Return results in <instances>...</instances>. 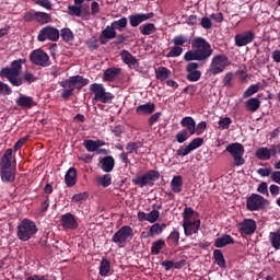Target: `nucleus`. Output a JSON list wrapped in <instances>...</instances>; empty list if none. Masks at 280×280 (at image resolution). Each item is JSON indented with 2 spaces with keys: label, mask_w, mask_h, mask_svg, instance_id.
I'll use <instances>...</instances> for the list:
<instances>
[{
  "label": "nucleus",
  "mask_w": 280,
  "mask_h": 280,
  "mask_svg": "<svg viewBox=\"0 0 280 280\" xmlns=\"http://www.w3.org/2000/svg\"><path fill=\"white\" fill-rule=\"evenodd\" d=\"M23 65H25V59H16L11 61L10 67H4L0 70V78H5V80H8L12 86H23V82L33 84V82L38 80V78H36L34 73L30 71H25L23 77H21Z\"/></svg>",
  "instance_id": "f257e3e1"
},
{
  "label": "nucleus",
  "mask_w": 280,
  "mask_h": 280,
  "mask_svg": "<svg viewBox=\"0 0 280 280\" xmlns=\"http://www.w3.org/2000/svg\"><path fill=\"white\" fill-rule=\"evenodd\" d=\"M191 49L185 52L184 60L186 62H191L197 60V62H207L210 56H213V48L211 44L205 39V37H196L191 40Z\"/></svg>",
  "instance_id": "f03ea898"
},
{
  "label": "nucleus",
  "mask_w": 280,
  "mask_h": 280,
  "mask_svg": "<svg viewBox=\"0 0 280 280\" xmlns=\"http://www.w3.org/2000/svg\"><path fill=\"white\" fill-rule=\"evenodd\" d=\"M89 82H91V80L80 74L72 75L69 79L59 82V85L63 89L61 92L62 100H69V97L73 96L75 89L80 91L84 89V86H88Z\"/></svg>",
  "instance_id": "7ed1b4c3"
},
{
  "label": "nucleus",
  "mask_w": 280,
  "mask_h": 280,
  "mask_svg": "<svg viewBox=\"0 0 280 280\" xmlns=\"http://www.w3.org/2000/svg\"><path fill=\"white\" fill-rule=\"evenodd\" d=\"M38 233V225L31 219H23L16 228V236L21 242H30Z\"/></svg>",
  "instance_id": "20e7f679"
},
{
  "label": "nucleus",
  "mask_w": 280,
  "mask_h": 280,
  "mask_svg": "<svg viewBox=\"0 0 280 280\" xmlns=\"http://www.w3.org/2000/svg\"><path fill=\"white\" fill-rule=\"evenodd\" d=\"M161 178V173L156 170H149L147 173L142 175H137L131 179L132 185H137L138 187H154V183Z\"/></svg>",
  "instance_id": "39448f33"
},
{
  "label": "nucleus",
  "mask_w": 280,
  "mask_h": 280,
  "mask_svg": "<svg viewBox=\"0 0 280 280\" xmlns=\"http://www.w3.org/2000/svg\"><path fill=\"white\" fill-rule=\"evenodd\" d=\"M91 93L94 94L93 102H101L102 104H110L115 100V94L106 92V88L102 83H92L90 85Z\"/></svg>",
  "instance_id": "423d86ee"
},
{
  "label": "nucleus",
  "mask_w": 280,
  "mask_h": 280,
  "mask_svg": "<svg viewBox=\"0 0 280 280\" xmlns=\"http://www.w3.org/2000/svg\"><path fill=\"white\" fill-rule=\"evenodd\" d=\"M225 152H228L232 156L234 161L233 167H242V165L246 163V160L244 159V152H246V150H244V145H242V143H230L225 148Z\"/></svg>",
  "instance_id": "0eeeda50"
},
{
  "label": "nucleus",
  "mask_w": 280,
  "mask_h": 280,
  "mask_svg": "<svg viewBox=\"0 0 280 280\" xmlns=\"http://www.w3.org/2000/svg\"><path fill=\"white\" fill-rule=\"evenodd\" d=\"M270 207V200L264 198L259 194H252L246 198V209L247 211H264Z\"/></svg>",
  "instance_id": "6e6552de"
},
{
  "label": "nucleus",
  "mask_w": 280,
  "mask_h": 280,
  "mask_svg": "<svg viewBox=\"0 0 280 280\" xmlns=\"http://www.w3.org/2000/svg\"><path fill=\"white\" fill-rule=\"evenodd\" d=\"M229 67V57L224 54L215 55L210 62L208 73L211 75H220Z\"/></svg>",
  "instance_id": "1a4fd4ad"
},
{
  "label": "nucleus",
  "mask_w": 280,
  "mask_h": 280,
  "mask_svg": "<svg viewBox=\"0 0 280 280\" xmlns=\"http://www.w3.org/2000/svg\"><path fill=\"white\" fill-rule=\"evenodd\" d=\"M135 237V231L130 225L121 226L112 237V242L117 244V246H121L126 244L128 240H132Z\"/></svg>",
  "instance_id": "9d476101"
},
{
  "label": "nucleus",
  "mask_w": 280,
  "mask_h": 280,
  "mask_svg": "<svg viewBox=\"0 0 280 280\" xmlns=\"http://www.w3.org/2000/svg\"><path fill=\"white\" fill-rule=\"evenodd\" d=\"M30 61L36 67H51V59L43 49L33 50L30 55Z\"/></svg>",
  "instance_id": "9b49d317"
},
{
  "label": "nucleus",
  "mask_w": 280,
  "mask_h": 280,
  "mask_svg": "<svg viewBox=\"0 0 280 280\" xmlns=\"http://www.w3.org/2000/svg\"><path fill=\"white\" fill-rule=\"evenodd\" d=\"M39 43H45V40H51L52 43H58L60 40V31L54 26L43 27L37 36Z\"/></svg>",
  "instance_id": "f8f14e48"
},
{
  "label": "nucleus",
  "mask_w": 280,
  "mask_h": 280,
  "mask_svg": "<svg viewBox=\"0 0 280 280\" xmlns=\"http://www.w3.org/2000/svg\"><path fill=\"white\" fill-rule=\"evenodd\" d=\"M237 230L241 235H253L257 231V221L254 219H244L237 224Z\"/></svg>",
  "instance_id": "ddd939ff"
},
{
  "label": "nucleus",
  "mask_w": 280,
  "mask_h": 280,
  "mask_svg": "<svg viewBox=\"0 0 280 280\" xmlns=\"http://www.w3.org/2000/svg\"><path fill=\"white\" fill-rule=\"evenodd\" d=\"M253 40H255V32L253 31H245L234 36L236 47H246V45H250Z\"/></svg>",
  "instance_id": "4468645a"
},
{
  "label": "nucleus",
  "mask_w": 280,
  "mask_h": 280,
  "mask_svg": "<svg viewBox=\"0 0 280 280\" xmlns=\"http://www.w3.org/2000/svg\"><path fill=\"white\" fill-rule=\"evenodd\" d=\"M198 63L197 62H188L186 66L187 75L186 79L188 82H198L200 78H202V72L198 70Z\"/></svg>",
  "instance_id": "2eb2a0df"
},
{
  "label": "nucleus",
  "mask_w": 280,
  "mask_h": 280,
  "mask_svg": "<svg viewBox=\"0 0 280 280\" xmlns=\"http://www.w3.org/2000/svg\"><path fill=\"white\" fill-rule=\"evenodd\" d=\"M61 226H62V229H66L69 231H75V229H78V226H79L75 215H73L71 212H67L66 214H62L61 215Z\"/></svg>",
  "instance_id": "dca6fc26"
},
{
  "label": "nucleus",
  "mask_w": 280,
  "mask_h": 280,
  "mask_svg": "<svg viewBox=\"0 0 280 280\" xmlns=\"http://www.w3.org/2000/svg\"><path fill=\"white\" fill-rule=\"evenodd\" d=\"M200 224H201L200 219H197L195 221H184L183 229H184V234L186 235V237L196 235V233H198V231H200Z\"/></svg>",
  "instance_id": "f3484780"
},
{
  "label": "nucleus",
  "mask_w": 280,
  "mask_h": 280,
  "mask_svg": "<svg viewBox=\"0 0 280 280\" xmlns=\"http://www.w3.org/2000/svg\"><path fill=\"white\" fill-rule=\"evenodd\" d=\"M154 14L150 13H136L129 16V23L131 27H139V24L143 23V21H149V19H153Z\"/></svg>",
  "instance_id": "a211bd4d"
},
{
  "label": "nucleus",
  "mask_w": 280,
  "mask_h": 280,
  "mask_svg": "<svg viewBox=\"0 0 280 280\" xmlns=\"http://www.w3.org/2000/svg\"><path fill=\"white\" fill-rule=\"evenodd\" d=\"M98 167L106 174H110L115 170V158L107 155L98 161Z\"/></svg>",
  "instance_id": "6ab92c4d"
},
{
  "label": "nucleus",
  "mask_w": 280,
  "mask_h": 280,
  "mask_svg": "<svg viewBox=\"0 0 280 280\" xmlns=\"http://www.w3.org/2000/svg\"><path fill=\"white\" fill-rule=\"evenodd\" d=\"M113 38H117V31H115L110 24L102 31L100 35V43L101 45H106V43H108V40H113Z\"/></svg>",
  "instance_id": "aec40b11"
},
{
  "label": "nucleus",
  "mask_w": 280,
  "mask_h": 280,
  "mask_svg": "<svg viewBox=\"0 0 280 280\" xmlns=\"http://www.w3.org/2000/svg\"><path fill=\"white\" fill-rule=\"evenodd\" d=\"M83 145L88 152H96L98 148L106 145V142L100 139L97 140L88 139L83 141Z\"/></svg>",
  "instance_id": "412c9836"
},
{
  "label": "nucleus",
  "mask_w": 280,
  "mask_h": 280,
  "mask_svg": "<svg viewBox=\"0 0 280 280\" xmlns=\"http://www.w3.org/2000/svg\"><path fill=\"white\" fill-rule=\"evenodd\" d=\"M65 183L67 187H75L78 183V170L75 167H70L65 175Z\"/></svg>",
  "instance_id": "4be33fe9"
},
{
  "label": "nucleus",
  "mask_w": 280,
  "mask_h": 280,
  "mask_svg": "<svg viewBox=\"0 0 280 280\" xmlns=\"http://www.w3.org/2000/svg\"><path fill=\"white\" fill-rule=\"evenodd\" d=\"M16 104L21 108H32L33 106H36V102H34V98L25 94H20L16 100Z\"/></svg>",
  "instance_id": "5701e85b"
},
{
  "label": "nucleus",
  "mask_w": 280,
  "mask_h": 280,
  "mask_svg": "<svg viewBox=\"0 0 280 280\" xmlns=\"http://www.w3.org/2000/svg\"><path fill=\"white\" fill-rule=\"evenodd\" d=\"M182 128H186L189 135H196V120L194 117L186 116L180 120Z\"/></svg>",
  "instance_id": "b1692460"
},
{
  "label": "nucleus",
  "mask_w": 280,
  "mask_h": 280,
  "mask_svg": "<svg viewBox=\"0 0 280 280\" xmlns=\"http://www.w3.org/2000/svg\"><path fill=\"white\" fill-rule=\"evenodd\" d=\"M229 244H235V240L230 234H223L221 237L214 240L215 248H224V246H229Z\"/></svg>",
  "instance_id": "393cba45"
},
{
  "label": "nucleus",
  "mask_w": 280,
  "mask_h": 280,
  "mask_svg": "<svg viewBox=\"0 0 280 280\" xmlns=\"http://www.w3.org/2000/svg\"><path fill=\"white\" fill-rule=\"evenodd\" d=\"M121 74V68H108L104 71V82H115V78Z\"/></svg>",
  "instance_id": "a878e982"
},
{
  "label": "nucleus",
  "mask_w": 280,
  "mask_h": 280,
  "mask_svg": "<svg viewBox=\"0 0 280 280\" xmlns=\"http://www.w3.org/2000/svg\"><path fill=\"white\" fill-rule=\"evenodd\" d=\"M154 110H156V105L154 103H147L143 105H139L136 108V113L137 115H152V113H154Z\"/></svg>",
  "instance_id": "bb28decb"
},
{
  "label": "nucleus",
  "mask_w": 280,
  "mask_h": 280,
  "mask_svg": "<svg viewBox=\"0 0 280 280\" xmlns=\"http://www.w3.org/2000/svg\"><path fill=\"white\" fill-rule=\"evenodd\" d=\"M120 58L122 62L125 65H128L129 67H135V65L139 62V60H137V57L132 56V54H130V51L126 49L120 51Z\"/></svg>",
  "instance_id": "cd10ccee"
},
{
  "label": "nucleus",
  "mask_w": 280,
  "mask_h": 280,
  "mask_svg": "<svg viewBox=\"0 0 280 280\" xmlns=\"http://www.w3.org/2000/svg\"><path fill=\"white\" fill-rule=\"evenodd\" d=\"M261 106V101L257 97H252L245 102V107L249 113H257Z\"/></svg>",
  "instance_id": "c85d7f7f"
},
{
  "label": "nucleus",
  "mask_w": 280,
  "mask_h": 280,
  "mask_svg": "<svg viewBox=\"0 0 280 280\" xmlns=\"http://www.w3.org/2000/svg\"><path fill=\"white\" fill-rule=\"evenodd\" d=\"M172 75V71L166 67H160L155 69V78L160 80V82H165Z\"/></svg>",
  "instance_id": "c756f323"
},
{
  "label": "nucleus",
  "mask_w": 280,
  "mask_h": 280,
  "mask_svg": "<svg viewBox=\"0 0 280 280\" xmlns=\"http://www.w3.org/2000/svg\"><path fill=\"white\" fill-rule=\"evenodd\" d=\"M171 189L174 194H180L183 191V176H174L171 182Z\"/></svg>",
  "instance_id": "7c9ffc66"
},
{
  "label": "nucleus",
  "mask_w": 280,
  "mask_h": 280,
  "mask_svg": "<svg viewBox=\"0 0 280 280\" xmlns=\"http://www.w3.org/2000/svg\"><path fill=\"white\" fill-rule=\"evenodd\" d=\"M213 259L214 264H217L219 268H226V260L224 259V254L221 252V249L213 250Z\"/></svg>",
  "instance_id": "2f4dec72"
},
{
  "label": "nucleus",
  "mask_w": 280,
  "mask_h": 280,
  "mask_svg": "<svg viewBox=\"0 0 280 280\" xmlns=\"http://www.w3.org/2000/svg\"><path fill=\"white\" fill-rule=\"evenodd\" d=\"M139 31L142 36H150L156 32V25L154 23H145L140 25Z\"/></svg>",
  "instance_id": "473e14b6"
},
{
  "label": "nucleus",
  "mask_w": 280,
  "mask_h": 280,
  "mask_svg": "<svg viewBox=\"0 0 280 280\" xmlns=\"http://www.w3.org/2000/svg\"><path fill=\"white\" fill-rule=\"evenodd\" d=\"M167 245L165 244V240L160 238L158 241H154L151 246V255H160L161 250L165 248Z\"/></svg>",
  "instance_id": "72a5a7b5"
},
{
  "label": "nucleus",
  "mask_w": 280,
  "mask_h": 280,
  "mask_svg": "<svg viewBox=\"0 0 280 280\" xmlns=\"http://www.w3.org/2000/svg\"><path fill=\"white\" fill-rule=\"evenodd\" d=\"M0 176L3 183H14L15 175L12 168L0 170Z\"/></svg>",
  "instance_id": "f704fd0d"
},
{
  "label": "nucleus",
  "mask_w": 280,
  "mask_h": 280,
  "mask_svg": "<svg viewBox=\"0 0 280 280\" xmlns=\"http://www.w3.org/2000/svg\"><path fill=\"white\" fill-rule=\"evenodd\" d=\"M172 43L177 47H185V45H189V43H191V38L189 36L182 34V35L175 36Z\"/></svg>",
  "instance_id": "c9c22d12"
},
{
  "label": "nucleus",
  "mask_w": 280,
  "mask_h": 280,
  "mask_svg": "<svg viewBox=\"0 0 280 280\" xmlns=\"http://www.w3.org/2000/svg\"><path fill=\"white\" fill-rule=\"evenodd\" d=\"M269 242L275 250H280V231L270 232Z\"/></svg>",
  "instance_id": "e433bc0d"
},
{
  "label": "nucleus",
  "mask_w": 280,
  "mask_h": 280,
  "mask_svg": "<svg viewBox=\"0 0 280 280\" xmlns=\"http://www.w3.org/2000/svg\"><path fill=\"white\" fill-rule=\"evenodd\" d=\"M110 25L116 32H124V30L128 27V19L126 16H122L121 19L112 22Z\"/></svg>",
  "instance_id": "4c0bfd02"
},
{
  "label": "nucleus",
  "mask_w": 280,
  "mask_h": 280,
  "mask_svg": "<svg viewBox=\"0 0 280 280\" xmlns=\"http://www.w3.org/2000/svg\"><path fill=\"white\" fill-rule=\"evenodd\" d=\"M35 22L36 23H40V25H45L47 23H51V15L49 13L36 11Z\"/></svg>",
  "instance_id": "58836bf2"
},
{
  "label": "nucleus",
  "mask_w": 280,
  "mask_h": 280,
  "mask_svg": "<svg viewBox=\"0 0 280 280\" xmlns=\"http://www.w3.org/2000/svg\"><path fill=\"white\" fill-rule=\"evenodd\" d=\"M163 229H167V224L163 223L162 225L159 223H154L150 226L148 237H154V235H161L163 233Z\"/></svg>",
  "instance_id": "ea45409f"
},
{
  "label": "nucleus",
  "mask_w": 280,
  "mask_h": 280,
  "mask_svg": "<svg viewBox=\"0 0 280 280\" xmlns=\"http://www.w3.org/2000/svg\"><path fill=\"white\" fill-rule=\"evenodd\" d=\"M259 89H261V83L252 84L249 88H247L243 93V100H246L248 97H253L255 93H259Z\"/></svg>",
  "instance_id": "a19ab883"
},
{
  "label": "nucleus",
  "mask_w": 280,
  "mask_h": 280,
  "mask_svg": "<svg viewBox=\"0 0 280 280\" xmlns=\"http://www.w3.org/2000/svg\"><path fill=\"white\" fill-rule=\"evenodd\" d=\"M108 272H110V260L103 258L100 264V275L101 277H108Z\"/></svg>",
  "instance_id": "79ce46f5"
},
{
  "label": "nucleus",
  "mask_w": 280,
  "mask_h": 280,
  "mask_svg": "<svg viewBox=\"0 0 280 280\" xmlns=\"http://www.w3.org/2000/svg\"><path fill=\"white\" fill-rule=\"evenodd\" d=\"M256 158H258L259 161H270V149L266 147L257 149Z\"/></svg>",
  "instance_id": "37998d69"
},
{
  "label": "nucleus",
  "mask_w": 280,
  "mask_h": 280,
  "mask_svg": "<svg viewBox=\"0 0 280 280\" xmlns=\"http://www.w3.org/2000/svg\"><path fill=\"white\" fill-rule=\"evenodd\" d=\"M143 143L141 142H129L126 144L127 153L129 154H139V148H141Z\"/></svg>",
  "instance_id": "c03bdc74"
},
{
  "label": "nucleus",
  "mask_w": 280,
  "mask_h": 280,
  "mask_svg": "<svg viewBox=\"0 0 280 280\" xmlns=\"http://www.w3.org/2000/svg\"><path fill=\"white\" fill-rule=\"evenodd\" d=\"M192 135H190L187 129H183L180 131L177 132V135L175 136V139L177 141V143H185V141H187V139H189V137H191Z\"/></svg>",
  "instance_id": "a18cd8bd"
},
{
  "label": "nucleus",
  "mask_w": 280,
  "mask_h": 280,
  "mask_svg": "<svg viewBox=\"0 0 280 280\" xmlns=\"http://www.w3.org/2000/svg\"><path fill=\"white\" fill-rule=\"evenodd\" d=\"M59 36H61L65 43H71V40H73V32L71 31V28L68 27L62 28L61 34H59Z\"/></svg>",
  "instance_id": "49530a36"
},
{
  "label": "nucleus",
  "mask_w": 280,
  "mask_h": 280,
  "mask_svg": "<svg viewBox=\"0 0 280 280\" xmlns=\"http://www.w3.org/2000/svg\"><path fill=\"white\" fill-rule=\"evenodd\" d=\"M98 183L100 185H102V187H110L113 183V177L110 176V174H105L101 178H98Z\"/></svg>",
  "instance_id": "de8ad7c7"
},
{
  "label": "nucleus",
  "mask_w": 280,
  "mask_h": 280,
  "mask_svg": "<svg viewBox=\"0 0 280 280\" xmlns=\"http://www.w3.org/2000/svg\"><path fill=\"white\" fill-rule=\"evenodd\" d=\"M183 54V47L176 46L172 47L170 52L166 55L167 58H178Z\"/></svg>",
  "instance_id": "09e8293b"
},
{
  "label": "nucleus",
  "mask_w": 280,
  "mask_h": 280,
  "mask_svg": "<svg viewBox=\"0 0 280 280\" xmlns=\"http://www.w3.org/2000/svg\"><path fill=\"white\" fill-rule=\"evenodd\" d=\"M231 124H233V120L231 119V117L221 118L219 120V128H221V130H229V128L231 127Z\"/></svg>",
  "instance_id": "8fccbe9b"
},
{
  "label": "nucleus",
  "mask_w": 280,
  "mask_h": 280,
  "mask_svg": "<svg viewBox=\"0 0 280 280\" xmlns=\"http://www.w3.org/2000/svg\"><path fill=\"white\" fill-rule=\"evenodd\" d=\"M70 16H82V5H69Z\"/></svg>",
  "instance_id": "3c124183"
},
{
  "label": "nucleus",
  "mask_w": 280,
  "mask_h": 280,
  "mask_svg": "<svg viewBox=\"0 0 280 280\" xmlns=\"http://www.w3.org/2000/svg\"><path fill=\"white\" fill-rule=\"evenodd\" d=\"M205 143V139L202 138H195L192 141L189 142L188 148L194 152V150H198Z\"/></svg>",
  "instance_id": "603ef678"
},
{
  "label": "nucleus",
  "mask_w": 280,
  "mask_h": 280,
  "mask_svg": "<svg viewBox=\"0 0 280 280\" xmlns=\"http://www.w3.org/2000/svg\"><path fill=\"white\" fill-rule=\"evenodd\" d=\"M161 212L159 210H152L151 212L147 213V222L154 224L156 220H159Z\"/></svg>",
  "instance_id": "864d4df0"
},
{
  "label": "nucleus",
  "mask_w": 280,
  "mask_h": 280,
  "mask_svg": "<svg viewBox=\"0 0 280 280\" xmlns=\"http://www.w3.org/2000/svg\"><path fill=\"white\" fill-rule=\"evenodd\" d=\"M194 213H196V211H194L191 208L189 207H186L184 209V212H183V219H184V222H190L191 221V218H194Z\"/></svg>",
  "instance_id": "5fc2aeb1"
},
{
  "label": "nucleus",
  "mask_w": 280,
  "mask_h": 280,
  "mask_svg": "<svg viewBox=\"0 0 280 280\" xmlns=\"http://www.w3.org/2000/svg\"><path fill=\"white\" fill-rule=\"evenodd\" d=\"M0 95H12V88L2 81H0Z\"/></svg>",
  "instance_id": "6e6d98bb"
},
{
  "label": "nucleus",
  "mask_w": 280,
  "mask_h": 280,
  "mask_svg": "<svg viewBox=\"0 0 280 280\" xmlns=\"http://www.w3.org/2000/svg\"><path fill=\"white\" fill-rule=\"evenodd\" d=\"M23 20L25 23H32V21H36V11H27L23 14Z\"/></svg>",
  "instance_id": "4d7b16f0"
},
{
  "label": "nucleus",
  "mask_w": 280,
  "mask_h": 280,
  "mask_svg": "<svg viewBox=\"0 0 280 280\" xmlns=\"http://www.w3.org/2000/svg\"><path fill=\"white\" fill-rule=\"evenodd\" d=\"M207 130V121H200L197 126H195V135L198 136L203 135Z\"/></svg>",
  "instance_id": "13d9d810"
},
{
  "label": "nucleus",
  "mask_w": 280,
  "mask_h": 280,
  "mask_svg": "<svg viewBox=\"0 0 280 280\" xmlns=\"http://www.w3.org/2000/svg\"><path fill=\"white\" fill-rule=\"evenodd\" d=\"M180 240V233L178 231H173L167 237L168 242H172L173 244H178Z\"/></svg>",
  "instance_id": "bf43d9fd"
},
{
  "label": "nucleus",
  "mask_w": 280,
  "mask_h": 280,
  "mask_svg": "<svg viewBox=\"0 0 280 280\" xmlns=\"http://www.w3.org/2000/svg\"><path fill=\"white\" fill-rule=\"evenodd\" d=\"M89 198V192H79L72 196V202H82Z\"/></svg>",
  "instance_id": "052dcab7"
},
{
  "label": "nucleus",
  "mask_w": 280,
  "mask_h": 280,
  "mask_svg": "<svg viewBox=\"0 0 280 280\" xmlns=\"http://www.w3.org/2000/svg\"><path fill=\"white\" fill-rule=\"evenodd\" d=\"M231 82H233V72H228L223 78V85L231 89V86H233V83Z\"/></svg>",
  "instance_id": "680f3d73"
},
{
  "label": "nucleus",
  "mask_w": 280,
  "mask_h": 280,
  "mask_svg": "<svg viewBox=\"0 0 280 280\" xmlns=\"http://www.w3.org/2000/svg\"><path fill=\"white\" fill-rule=\"evenodd\" d=\"M200 25L201 27H203V30H211L213 27V23H211V19L207 16L201 19Z\"/></svg>",
  "instance_id": "e2e57ef3"
},
{
  "label": "nucleus",
  "mask_w": 280,
  "mask_h": 280,
  "mask_svg": "<svg viewBox=\"0 0 280 280\" xmlns=\"http://www.w3.org/2000/svg\"><path fill=\"white\" fill-rule=\"evenodd\" d=\"M49 196H46V199L40 202L39 211L40 213H47V210L49 209Z\"/></svg>",
  "instance_id": "0e129e2a"
},
{
  "label": "nucleus",
  "mask_w": 280,
  "mask_h": 280,
  "mask_svg": "<svg viewBox=\"0 0 280 280\" xmlns=\"http://www.w3.org/2000/svg\"><path fill=\"white\" fill-rule=\"evenodd\" d=\"M1 170H12V159H1Z\"/></svg>",
  "instance_id": "69168bd1"
},
{
  "label": "nucleus",
  "mask_w": 280,
  "mask_h": 280,
  "mask_svg": "<svg viewBox=\"0 0 280 280\" xmlns=\"http://www.w3.org/2000/svg\"><path fill=\"white\" fill-rule=\"evenodd\" d=\"M28 139H30V135L18 140L14 144V150H21V148H23V145H25V143L27 142Z\"/></svg>",
  "instance_id": "338daca9"
},
{
  "label": "nucleus",
  "mask_w": 280,
  "mask_h": 280,
  "mask_svg": "<svg viewBox=\"0 0 280 280\" xmlns=\"http://www.w3.org/2000/svg\"><path fill=\"white\" fill-rule=\"evenodd\" d=\"M257 174L262 177L270 176L272 175V168H258Z\"/></svg>",
  "instance_id": "774afa93"
}]
</instances>
